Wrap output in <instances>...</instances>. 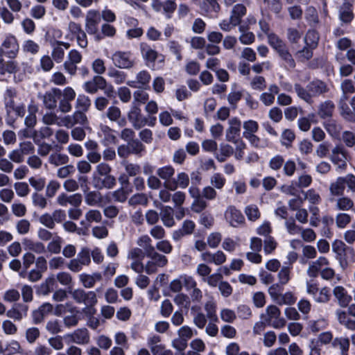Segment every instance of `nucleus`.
<instances>
[{
	"label": "nucleus",
	"mask_w": 355,
	"mask_h": 355,
	"mask_svg": "<svg viewBox=\"0 0 355 355\" xmlns=\"http://www.w3.org/2000/svg\"><path fill=\"white\" fill-rule=\"evenodd\" d=\"M294 89L298 97L309 104L313 103V97L323 95L329 92V87L327 84L318 79L309 83L306 88L299 83H295Z\"/></svg>",
	"instance_id": "obj_1"
},
{
	"label": "nucleus",
	"mask_w": 355,
	"mask_h": 355,
	"mask_svg": "<svg viewBox=\"0 0 355 355\" xmlns=\"http://www.w3.org/2000/svg\"><path fill=\"white\" fill-rule=\"evenodd\" d=\"M268 43L277 53L279 57L283 62L284 68L287 70H291L295 67V61L293 55L289 52L286 44L281 40L277 35L271 33L268 36Z\"/></svg>",
	"instance_id": "obj_2"
},
{
	"label": "nucleus",
	"mask_w": 355,
	"mask_h": 355,
	"mask_svg": "<svg viewBox=\"0 0 355 355\" xmlns=\"http://www.w3.org/2000/svg\"><path fill=\"white\" fill-rule=\"evenodd\" d=\"M106 116L111 121V124L110 125H101V130L103 132H118L127 123L126 119L121 116V110L118 107H110L106 112Z\"/></svg>",
	"instance_id": "obj_3"
},
{
	"label": "nucleus",
	"mask_w": 355,
	"mask_h": 355,
	"mask_svg": "<svg viewBox=\"0 0 355 355\" xmlns=\"http://www.w3.org/2000/svg\"><path fill=\"white\" fill-rule=\"evenodd\" d=\"M261 320H264L268 326L275 329H282L286 324V320L281 317V311L276 305H269L266 307L265 312L260 315Z\"/></svg>",
	"instance_id": "obj_4"
},
{
	"label": "nucleus",
	"mask_w": 355,
	"mask_h": 355,
	"mask_svg": "<svg viewBox=\"0 0 355 355\" xmlns=\"http://www.w3.org/2000/svg\"><path fill=\"white\" fill-rule=\"evenodd\" d=\"M91 263L90 252L87 248H83L78 254L76 258L71 259L67 263V268L73 272H78L83 266H88Z\"/></svg>",
	"instance_id": "obj_5"
},
{
	"label": "nucleus",
	"mask_w": 355,
	"mask_h": 355,
	"mask_svg": "<svg viewBox=\"0 0 355 355\" xmlns=\"http://www.w3.org/2000/svg\"><path fill=\"white\" fill-rule=\"evenodd\" d=\"M111 59L114 65L119 69H130L135 64L130 51H116L112 55Z\"/></svg>",
	"instance_id": "obj_6"
},
{
	"label": "nucleus",
	"mask_w": 355,
	"mask_h": 355,
	"mask_svg": "<svg viewBox=\"0 0 355 355\" xmlns=\"http://www.w3.org/2000/svg\"><path fill=\"white\" fill-rule=\"evenodd\" d=\"M82 59V54L78 51L76 49L70 50L67 55L66 60L63 63L64 69L71 76L76 75L78 64L81 62Z\"/></svg>",
	"instance_id": "obj_7"
},
{
	"label": "nucleus",
	"mask_w": 355,
	"mask_h": 355,
	"mask_svg": "<svg viewBox=\"0 0 355 355\" xmlns=\"http://www.w3.org/2000/svg\"><path fill=\"white\" fill-rule=\"evenodd\" d=\"M100 21L101 17L98 11L90 10L87 12L85 30L89 35H96L98 33V25Z\"/></svg>",
	"instance_id": "obj_8"
},
{
	"label": "nucleus",
	"mask_w": 355,
	"mask_h": 355,
	"mask_svg": "<svg viewBox=\"0 0 355 355\" xmlns=\"http://www.w3.org/2000/svg\"><path fill=\"white\" fill-rule=\"evenodd\" d=\"M174 173L175 170L171 166L161 167L157 171V175L165 181L164 187L171 191H175L177 189V184L171 180Z\"/></svg>",
	"instance_id": "obj_9"
},
{
	"label": "nucleus",
	"mask_w": 355,
	"mask_h": 355,
	"mask_svg": "<svg viewBox=\"0 0 355 355\" xmlns=\"http://www.w3.org/2000/svg\"><path fill=\"white\" fill-rule=\"evenodd\" d=\"M225 216L230 225L234 227H237L245 223V218L240 210L234 206L227 207L225 213Z\"/></svg>",
	"instance_id": "obj_10"
},
{
	"label": "nucleus",
	"mask_w": 355,
	"mask_h": 355,
	"mask_svg": "<svg viewBox=\"0 0 355 355\" xmlns=\"http://www.w3.org/2000/svg\"><path fill=\"white\" fill-rule=\"evenodd\" d=\"M52 47L51 57L53 60L57 62L60 63L63 61L64 58V49H68L70 47V44L58 40H53L51 42Z\"/></svg>",
	"instance_id": "obj_11"
},
{
	"label": "nucleus",
	"mask_w": 355,
	"mask_h": 355,
	"mask_svg": "<svg viewBox=\"0 0 355 355\" xmlns=\"http://www.w3.org/2000/svg\"><path fill=\"white\" fill-rule=\"evenodd\" d=\"M66 338L77 345H87L90 340L89 333L86 328L77 329L72 333L67 334Z\"/></svg>",
	"instance_id": "obj_12"
},
{
	"label": "nucleus",
	"mask_w": 355,
	"mask_h": 355,
	"mask_svg": "<svg viewBox=\"0 0 355 355\" xmlns=\"http://www.w3.org/2000/svg\"><path fill=\"white\" fill-rule=\"evenodd\" d=\"M103 220L101 212L98 209H90L84 215V218L80 222V225L88 230L92 223H100Z\"/></svg>",
	"instance_id": "obj_13"
},
{
	"label": "nucleus",
	"mask_w": 355,
	"mask_h": 355,
	"mask_svg": "<svg viewBox=\"0 0 355 355\" xmlns=\"http://www.w3.org/2000/svg\"><path fill=\"white\" fill-rule=\"evenodd\" d=\"M56 201L59 205L62 207H65L69 204L75 207H78L82 203L83 197L82 195L78 193L70 196L62 193L57 197Z\"/></svg>",
	"instance_id": "obj_14"
},
{
	"label": "nucleus",
	"mask_w": 355,
	"mask_h": 355,
	"mask_svg": "<svg viewBox=\"0 0 355 355\" xmlns=\"http://www.w3.org/2000/svg\"><path fill=\"white\" fill-rule=\"evenodd\" d=\"M151 76L146 70L140 71L137 73L135 80L127 82V85L133 88L146 89L148 87Z\"/></svg>",
	"instance_id": "obj_15"
},
{
	"label": "nucleus",
	"mask_w": 355,
	"mask_h": 355,
	"mask_svg": "<svg viewBox=\"0 0 355 355\" xmlns=\"http://www.w3.org/2000/svg\"><path fill=\"white\" fill-rule=\"evenodd\" d=\"M28 309V305L19 303L9 309L6 315L15 321H21L27 316Z\"/></svg>",
	"instance_id": "obj_16"
},
{
	"label": "nucleus",
	"mask_w": 355,
	"mask_h": 355,
	"mask_svg": "<svg viewBox=\"0 0 355 355\" xmlns=\"http://www.w3.org/2000/svg\"><path fill=\"white\" fill-rule=\"evenodd\" d=\"M106 80L101 76H96L92 80L86 82L84 85L85 91L90 94H95L98 89H104L106 87Z\"/></svg>",
	"instance_id": "obj_17"
},
{
	"label": "nucleus",
	"mask_w": 355,
	"mask_h": 355,
	"mask_svg": "<svg viewBox=\"0 0 355 355\" xmlns=\"http://www.w3.org/2000/svg\"><path fill=\"white\" fill-rule=\"evenodd\" d=\"M329 264V260L324 257H320L317 260L309 263L307 268V275L312 278L316 277L319 272L320 273L322 267L327 266Z\"/></svg>",
	"instance_id": "obj_18"
},
{
	"label": "nucleus",
	"mask_w": 355,
	"mask_h": 355,
	"mask_svg": "<svg viewBox=\"0 0 355 355\" xmlns=\"http://www.w3.org/2000/svg\"><path fill=\"white\" fill-rule=\"evenodd\" d=\"M338 17L342 24H349L354 19L353 6L351 3L344 2L338 10Z\"/></svg>",
	"instance_id": "obj_19"
},
{
	"label": "nucleus",
	"mask_w": 355,
	"mask_h": 355,
	"mask_svg": "<svg viewBox=\"0 0 355 355\" xmlns=\"http://www.w3.org/2000/svg\"><path fill=\"white\" fill-rule=\"evenodd\" d=\"M333 294L341 307H347L352 301V297L347 290L341 286H336L333 289Z\"/></svg>",
	"instance_id": "obj_20"
},
{
	"label": "nucleus",
	"mask_w": 355,
	"mask_h": 355,
	"mask_svg": "<svg viewBox=\"0 0 355 355\" xmlns=\"http://www.w3.org/2000/svg\"><path fill=\"white\" fill-rule=\"evenodd\" d=\"M128 118L136 129L141 128L145 124L141 114V110L135 103L128 114Z\"/></svg>",
	"instance_id": "obj_21"
},
{
	"label": "nucleus",
	"mask_w": 355,
	"mask_h": 355,
	"mask_svg": "<svg viewBox=\"0 0 355 355\" xmlns=\"http://www.w3.org/2000/svg\"><path fill=\"white\" fill-rule=\"evenodd\" d=\"M62 91L60 89H53L51 91L45 93L42 96L44 107L53 110L57 106V97L61 96Z\"/></svg>",
	"instance_id": "obj_22"
},
{
	"label": "nucleus",
	"mask_w": 355,
	"mask_h": 355,
	"mask_svg": "<svg viewBox=\"0 0 355 355\" xmlns=\"http://www.w3.org/2000/svg\"><path fill=\"white\" fill-rule=\"evenodd\" d=\"M93 182L94 187L96 189H112L116 184V180L114 176L110 175V174L103 176L102 178L94 173Z\"/></svg>",
	"instance_id": "obj_23"
},
{
	"label": "nucleus",
	"mask_w": 355,
	"mask_h": 355,
	"mask_svg": "<svg viewBox=\"0 0 355 355\" xmlns=\"http://www.w3.org/2000/svg\"><path fill=\"white\" fill-rule=\"evenodd\" d=\"M347 248L345 243L340 240H336L332 243V250L336 254V258L339 261L343 268H345L347 265V262L344 261Z\"/></svg>",
	"instance_id": "obj_24"
},
{
	"label": "nucleus",
	"mask_w": 355,
	"mask_h": 355,
	"mask_svg": "<svg viewBox=\"0 0 355 355\" xmlns=\"http://www.w3.org/2000/svg\"><path fill=\"white\" fill-rule=\"evenodd\" d=\"M79 280L85 288H92L96 282H100L102 279V275L99 272H94L92 275L87 273H82L79 275Z\"/></svg>",
	"instance_id": "obj_25"
},
{
	"label": "nucleus",
	"mask_w": 355,
	"mask_h": 355,
	"mask_svg": "<svg viewBox=\"0 0 355 355\" xmlns=\"http://www.w3.org/2000/svg\"><path fill=\"white\" fill-rule=\"evenodd\" d=\"M84 198L85 203L90 206H101L103 202V196L97 191H85L84 190Z\"/></svg>",
	"instance_id": "obj_26"
},
{
	"label": "nucleus",
	"mask_w": 355,
	"mask_h": 355,
	"mask_svg": "<svg viewBox=\"0 0 355 355\" xmlns=\"http://www.w3.org/2000/svg\"><path fill=\"white\" fill-rule=\"evenodd\" d=\"M140 50L142 58L147 62H155L158 57V52L146 42L140 44Z\"/></svg>",
	"instance_id": "obj_27"
},
{
	"label": "nucleus",
	"mask_w": 355,
	"mask_h": 355,
	"mask_svg": "<svg viewBox=\"0 0 355 355\" xmlns=\"http://www.w3.org/2000/svg\"><path fill=\"white\" fill-rule=\"evenodd\" d=\"M24 249L37 254H43L46 252V247L41 241H35L31 239L25 238L22 240Z\"/></svg>",
	"instance_id": "obj_28"
},
{
	"label": "nucleus",
	"mask_w": 355,
	"mask_h": 355,
	"mask_svg": "<svg viewBox=\"0 0 355 355\" xmlns=\"http://www.w3.org/2000/svg\"><path fill=\"white\" fill-rule=\"evenodd\" d=\"M2 46L6 50L10 58H15L19 51V44L14 36L6 37L2 44Z\"/></svg>",
	"instance_id": "obj_29"
},
{
	"label": "nucleus",
	"mask_w": 355,
	"mask_h": 355,
	"mask_svg": "<svg viewBox=\"0 0 355 355\" xmlns=\"http://www.w3.org/2000/svg\"><path fill=\"white\" fill-rule=\"evenodd\" d=\"M121 138L128 144V148L132 153H139L142 150L143 146L139 139H135L134 135H119Z\"/></svg>",
	"instance_id": "obj_30"
},
{
	"label": "nucleus",
	"mask_w": 355,
	"mask_h": 355,
	"mask_svg": "<svg viewBox=\"0 0 355 355\" xmlns=\"http://www.w3.org/2000/svg\"><path fill=\"white\" fill-rule=\"evenodd\" d=\"M201 9L207 15L213 16L214 14H218L220 10V6L218 0H203Z\"/></svg>",
	"instance_id": "obj_31"
},
{
	"label": "nucleus",
	"mask_w": 355,
	"mask_h": 355,
	"mask_svg": "<svg viewBox=\"0 0 355 355\" xmlns=\"http://www.w3.org/2000/svg\"><path fill=\"white\" fill-rule=\"evenodd\" d=\"M330 201L335 202L336 209L340 211H349L354 206V201L347 196H341L336 200L331 198Z\"/></svg>",
	"instance_id": "obj_32"
},
{
	"label": "nucleus",
	"mask_w": 355,
	"mask_h": 355,
	"mask_svg": "<svg viewBox=\"0 0 355 355\" xmlns=\"http://www.w3.org/2000/svg\"><path fill=\"white\" fill-rule=\"evenodd\" d=\"M160 216L163 224L166 227H171L175 225L173 209L172 207L168 206L164 207L161 210Z\"/></svg>",
	"instance_id": "obj_33"
},
{
	"label": "nucleus",
	"mask_w": 355,
	"mask_h": 355,
	"mask_svg": "<svg viewBox=\"0 0 355 355\" xmlns=\"http://www.w3.org/2000/svg\"><path fill=\"white\" fill-rule=\"evenodd\" d=\"M335 109V105L330 100L324 101L318 107V115L322 118L330 117Z\"/></svg>",
	"instance_id": "obj_34"
},
{
	"label": "nucleus",
	"mask_w": 355,
	"mask_h": 355,
	"mask_svg": "<svg viewBox=\"0 0 355 355\" xmlns=\"http://www.w3.org/2000/svg\"><path fill=\"white\" fill-rule=\"evenodd\" d=\"M247 8L243 3H237L234 5L231 10L230 17L234 21V23H237L239 25L241 22V19L246 15Z\"/></svg>",
	"instance_id": "obj_35"
},
{
	"label": "nucleus",
	"mask_w": 355,
	"mask_h": 355,
	"mask_svg": "<svg viewBox=\"0 0 355 355\" xmlns=\"http://www.w3.org/2000/svg\"><path fill=\"white\" fill-rule=\"evenodd\" d=\"M62 238L58 235L54 236L47 244L46 251L51 254H58L62 250Z\"/></svg>",
	"instance_id": "obj_36"
},
{
	"label": "nucleus",
	"mask_w": 355,
	"mask_h": 355,
	"mask_svg": "<svg viewBox=\"0 0 355 355\" xmlns=\"http://www.w3.org/2000/svg\"><path fill=\"white\" fill-rule=\"evenodd\" d=\"M348 100L347 96H342L338 103V108L340 114L346 119H351L353 116V112L350 107L348 106L347 101Z\"/></svg>",
	"instance_id": "obj_37"
},
{
	"label": "nucleus",
	"mask_w": 355,
	"mask_h": 355,
	"mask_svg": "<svg viewBox=\"0 0 355 355\" xmlns=\"http://www.w3.org/2000/svg\"><path fill=\"white\" fill-rule=\"evenodd\" d=\"M107 76L113 79L114 83L117 85L122 84L126 79V73L122 71L116 69L114 67H110L107 71Z\"/></svg>",
	"instance_id": "obj_38"
},
{
	"label": "nucleus",
	"mask_w": 355,
	"mask_h": 355,
	"mask_svg": "<svg viewBox=\"0 0 355 355\" xmlns=\"http://www.w3.org/2000/svg\"><path fill=\"white\" fill-rule=\"evenodd\" d=\"M345 189V184L343 178H338L334 182H332L329 187L331 193L335 196H343Z\"/></svg>",
	"instance_id": "obj_39"
},
{
	"label": "nucleus",
	"mask_w": 355,
	"mask_h": 355,
	"mask_svg": "<svg viewBox=\"0 0 355 355\" xmlns=\"http://www.w3.org/2000/svg\"><path fill=\"white\" fill-rule=\"evenodd\" d=\"M304 41L306 46L315 49L318 44V33L314 30L309 31L304 38Z\"/></svg>",
	"instance_id": "obj_40"
},
{
	"label": "nucleus",
	"mask_w": 355,
	"mask_h": 355,
	"mask_svg": "<svg viewBox=\"0 0 355 355\" xmlns=\"http://www.w3.org/2000/svg\"><path fill=\"white\" fill-rule=\"evenodd\" d=\"M244 212L250 221L254 222L261 217V212L256 205H249L245 207Z\"/></svg>",
	"instance_id": "obj_41"
},
{
	"label": "nucleus",
	"mask_w": 355,
	"mask_h": 355,
	"mask_svg": "<svg viewBox=\"0 0 355 355\" xmlns=\"http://www.w3.org/2000/svg\"><path fill=\"white\" fill-rule=\"evenodd\" d=\"M69 33L66 35V38L69 40H74L83 30L80 24L75 21H69L67 26Z\"/></svg>",
	"instance_id": "obj_42"
},
{
	"label": "nucleus",
	"mask_w": 355,
	"mask_h": 355,
	"mask_svg": "<svg viewBox=\"0 0 355 355\" xmlns=\"http://www.w3.org/2000/svg\"><path fill=\"white\" fill-rule=\"evenodd\" d=\"M313 50V49L305 45L302 49L296 51L295 55L297 61L304 62L312 58Z\"/></svg>",
	"instance_id": "obj_43"
},
{
	"label": "nucleus",
	"mask_w": 355,
	"mask_h": 355,
	"mask_svg": "<svg viewBox=\"0 0 355 355\" xmlns=\"http://www.w3.org/2000/svg\"><path fill=\"white\" fill-rule=\"evenodd\" d=\"M205 310L207 313L206 316L211 321H218V317L216 315V304L211 300L207 301L205 304Z\"/></svg>",
	"instance_id": "obj_44"
},
{
	"label": "nucleus",
	"mask_w": 355,
	"mask_h": 355,
	"mask_svg": "<svg viewBox=\"0 0 355 355\" xmlns=\"http://www.w3.org/2000/svg\"><path fill=\"white\" fill-rule=\"evenodd\" d=\"M148 199L145 193H136L132 196L128 200V205L131 207L137 205H147Z\"/></svg>",
	"instance_id": "obj_45"
},
{
	"label": "nucleus",
	"mask_w": 355,
	"mask_h": 355,
	"mask_svg": "<svg viewBox=\"0 0 355 355\" xmlns=\"http://www.w3.org/2000/svg\"><path fill=\"white\" fill-rule=\"evenodd\" d=\"M45 329L49 334L53 335H57L62 331L60 322L56 319L47 321Z\"/></svg>",
	"instance_id": "obj_46"
},
{
	"label": "nucleus",
	"mask_w": 355,
	"mask_h": 355,
	"mask_svg": "<svg viewBox=\"0 0 355 355\" xmlns=\"http://www.w3.org/2000/svg\"><path fill=\"white\" fill-rule=\"evenodd\" d=\"M295 301L296 299L293 294L291 292H286L284 294L280 293L277 298L275 299V302L279 305H291L293 304Z\"/></svg>",
	"instance_id": "obj_47"
},
{
	"label": "nucleus",
	"mask_w": 355,
	"mask_h": 355,
	"mask_svg": "<svg viewBox=\"0 0 355 355\" xmlns=\"http://www.w3.org/2000/svg\"><path fill=\"white\" fill-rule=\"evenodd\" d=\"M40 331L37 327H30L25 331L26 340L29 344H33L40 337Z\"/></svg>",
	"instance_id": "obj_48"
},
{
	"label": "nucleus",
	"mask_w": 355,
	"mask_h": 355,
	"mask_svg": "<svg viewBox=\"0 0 355 355\" xmlns=\"http://www.w3.org/2000/svg\"><path fill=\"white\" fill-rule=\"evenodd\" d=\"M13 187L19 197L24 198L30 193L29 186L25 182H17L14 184Z\"/></svg>",
	"instance_id": "obj_49"
},
{
	"label": "nucleus",
	"mask_w": 355,
	"mask_h": 355,
	"mask_svg": "<svg viewBox=\"0 0 355 355\" xmlns=\"http://www.w3.org/2000/svg\"><path fill=\"white\" fill-rule=\"evenodd\" d=\"M17 64L14 61H5L0 58V73H12L16 71Z\"/></svg>",
	"instance_id": "obj_50"
},
{
	"label": "nucleus",
	"mask_w": 355,
	"mask_h": 355,
	"mask_svg": "<svg viewBox=\"0 0 355 355\" xmlns=\"http://www.w3.org/2000/svg\"><path fill=\"white\" fill-rule=\"evenodd\" d=\"M302 193L304 194L303 200H307L311 204L318 205L321 201L320 194L313 189H309L306 191H302Z\"/></svg>",
	"instance_id": "obj_51"
},
{
	"label": "nucleus",
	"mask_w": 355,
	"mask_h": 355,
	"mask_svg": "<svg viewBox=\"0 0 355 355\" xmlns=\"http://www.w3.org/2000/svg\"><path fill=\"white\" fill-rule=\"evenodd\" d=\"M40 45L31 40L24 41L22 45V51L32 55H36L40 51Z\"/></svg>",
	"instance_id": "obj_52"
},
{
	"label": "nucleus",
	"mask_w": 355,
	"mask_h": 355,
	"mask_svg": "<svg viewBox=\"0 0 355 355\" xmlns=\"http://www.w3.org/2000/svg\"><path fill=\"white\" fill-rule=\"evenodd\" d=\"M239 31L241 33V35L239 36V41L243 44L248 45L254 42V35L252 32L245 31L243 26L239 27Z\"/></svg>",
	"instance_id": "obj_53"
},
{
	"label": "nucleus",
	"mask_w": 355,
	"mask_h": 355,
	"mask_svg": "<svg viewBox=\"0 0 355 355\" xmlns=\"http://www.w3.org/2000/svg\"><path fill=\"white\" fill-rule=\"evenodd\" d=\"M16 96L15 91L12 89H8L6 94V107L7 110V112L10 114L12 112V110L15 107L16 105L14 101V97Z\"/></svg>",
	"instance_id": "obj_54"
},
{
	"label": "nucleus",
	"mask_w": 355,
	"mask_h": 355,
	"mask_svg": "<svg viewBox=\"0 0 355 355\" xmlns=\"http://www.w3.org/2000/svg\"><path fill=\"white\" fill-rule=\"evenodd\" d=\"M291 267L283 266L278 273L279 283L281 285L286 284L291 279Z\"/></svg>",
	"instance_id": "obj_55"
},
{
	"label": "nucleus",
	"mask_w": 355,
	"mask_h": 355,
	"mask_svg": "<svg viewBox=\"0 0 355 355\" xmlns=\"http://www.w3.org/2000/svg\"><path fill=\"white\" fill-rule=\"evenodd\" d=\"M91 105V101L88 96L79 95L76 99V107L79 111L86 112Z\"/></svg>",
	"instance_id": "obj_56"
},
{
	"label": "nucleus",
	"mask_w": 355,
	"mask_h": 355,
	"mask_svg": "<svg viewBox=\"0 0 355 355\" xmlns=\"http://www.w3.org/2000/svg\"><path fill=\"white\" fill-rule=\"evenodd\" d=\"M31 198L35 207L40 209H45L47 207V200L43 195L38 193H33Z\"/></svg>",
	"instance_id": "obj_57"
},
{
	"label": "nucleus",
	"mask_w": 355,
	"mask_h": 355,
	"mask_svg": "<svg viewBox=\"0 0 355 355\" xmlns=\"http://www.w3.org/2000/svg\"><path fill=\"white\" fill-rule=\"evenodd\" d=\"M49 347L56 351L62 350L64 348L63 338L60 336H55L48 339Z\"/></svg>",
	"instance_id": "obj_58"
},
{
	"label": "nucleus",
	"mask_w": 355,
	"mask_h": 355,
	"mask_svg": "<svg viewBox=\"0 0 355 355\" xmlns=\"http://www.w3.org/2000/svg\"><path fill=\"white\" fill-rule=\"evenodd\" d=\"M39 222L41 225L49 230H53L55 227L52 215L49 213L42 214L39 218Z\"/></svg>",
	"instance_id": "obj_59"
},
{
	"label": "nucleus",
	"mask_w": 355,
	"mask_h": 355,
	"mask_svg": "<svg viewBox=\"0 0 355 355\" xmlns=\"http://www.w3.org/2000/svg\"><path fill=\"white\" fill-rule=\"evenodd\" d=\"M68 161V156L64 154L54 153L49 157V162L55 166L64 164L67 163Z\"/></svg>",
	"instance_id": "obj_60"
},
{
	"label": "nucleus",
	"mask_w": 355,
	"mask_h": 355,
	"mask_svg": "<svg viewBox=\"0 0 355 355\" xmlns=\"http://www.w3.org/2000/svg\"><path fill=\"white\" fill-rule=\"evenodd\" d=\"M220 316L223 322L227 323H232L236 318L235 312L230 309H221Z\"/></svg>",
	"instance_id": "obj_61"
},
{
	"label": "nucleus",
	"mask_w": 355,
	"mask_h": 355,
	"mask_svg": "<svg viewBox=\"0 0 355 355\" xmlns=\"http://www.w3.org/2000/svg\"><path fill=\"white\" fill-rule=\"evenodd\" d=\"M16 229L19 234H26L31 229V223L27 219H21L16 223Z\"/></svg>",
	"instance_id": "obj_62"
},
{
	"label": "nucleus",
	"mask_w": 355,
	"mask_h": 355,
	"mask_svg": "<svg viewBox=\"0 0 355 355\" xmlns=\"http://www.w3.org/2000/svg\"><path fill=\"white\" fill-rule=\"evenodd\" d=\"M19 298V292L14 288L6 291L3 295V300L10 303L18 301Z\"/></svg>",
	"instance_id": "obj_63"
},
{
	"label": "nucleus",
	"mask_w": 355,
	"mask_h": 355,
	"mask_svg": "<svg viewBox=\"0 0 355 355\" xmlns=\"http://www.w3.org/2000/svg\"><path fill=\"white\" fill-rule=\"evenodd\" d=\"M53 351L49 346L46 345L39 343L37 344L33 351L34 355H52Z\"/></svg>",
	"instance_id": "obj_64"
}]
</instances>
